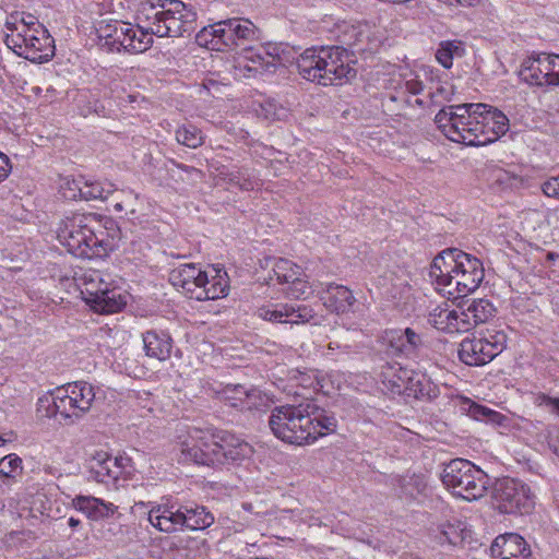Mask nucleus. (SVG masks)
Returning <instances> with one entry per match:
<instances>
[{
	"label": "nucleus",
	"mask_w": 559,
	"mask_h": 559,
	"mask_svg": "<svg viewBox=\"0 0 559 559\" xmlns=\"http://www.w3.org/2000/svg\"><path fill=\"white\" fill-rule=\"evenodd\" d=\"M197 13L180 0H146L136 11V25L123 21L102 22L97 28L110 51L141 53L153 45V36L183 37L195 29Z\"/></svg>",
	"instance_id": "obj_1"
},
{
	"label": "nucleus",
	"mask_w": 559,
	"mask_h": 559,
	"mask_svg": "<svg viewBox=\"0 0 559 559\" xmlns=\"http://www.w3.org/2000/svg\"><path fill=\"white\" fill-rule=\"evenodd\" d=\"M435 121L450 141L465 146L493 143L509 130L508 117L483 103L447 106L436 115Z\"/></svg>",
	"instance_id": "obj_2"
},
{
	"label": "nucleus",
	"mask_w": 559,
	"mask_h": 559,
	"mask_svg": "<svg viewBox=\"0 0 559 559\" xmlns=\"http://www.w3.org/2000/svg\"><path fill=\"white\" fill-rule=\"evenodd\" d=\"M269 425L276 438L289 444L302 445L334 432L337 421L335 417L320 412L316 404L307 402L275 407Z\"/></svg>",
	"instance_id": "obj_3"
},
{
	"label": "nucleus",
	"mask_w": 559,
	"mask_h": 559,
	"mask_svg": "<svg viewBox=\"0 0 559 559\" xmlns=\"http://www.w3.org/2000/svg\"><path fill=\"white\" fill-rule=\"evenodd\" d=\"M429 275L443 294L456 299L478 288L484 280V266L476 257L450 248L433 259Z\"/></svg>",
	"instance_id": "obj_4"
},
{
	"label": "nucleus",
	"mask_w": 559,
	"mask_h": 559,
	"mask_svg": "<svg viewBox=\"0 0 559 559\" xmlns=\"http://www.w3.org/2000/svg\"><path fill=\"white\" fill-rule=\"evenodd\" d=\"M348 51L341 46L307 48L296 60L299 74L322 86L342 85L356 76Z\"/></svg>",
	"instance_id": "obj_5"
},
{
	"label": "nucleus",
	"mask_w": 559,
	"mask_h": 559,
	"mask_svg": "<svg viewBox=\"0 0 559 559\" xmlns=\"http://www.w3.org/2000/svg\"><path fill=\"white\" fill-rule=\"evenodd\" d=\"M94 401L93 385L85 381H76L39 397L37 412L43 417L60 416L67 424H74L90 412Z\"/></svg>",
	"instance_id": "obj_6"
},
{
	"label": "nucleus",
	"mask_w": 559,
	"mask_h": 559,
	"mask_svg": "<svg viewBox=\"0 0 559 559\" xmlns=\"http://www.w3.org/2000/svg\"><path fill=\"white\" fill-rule=\"evenodd\" d=\"M98 224L95 214L74 213L60 223L57 230L58 240L78 258L102 257L106 253V249L94 231Z\"/></svg>",
	"instance_id": "obj_7"
},
{
	"label": "nucleus",
	"mask_w": 559,
	"mask_h": 559,
	"mask_svg": "<svg viewBox=\"0 0 559 559\" xmlns=\"http://www.w3.org/2000/svg\"><path fill=\"white\" fill-rule=\"evenodd\" d=\"M442 484L453 495L467 501L481 498L487 490V475L464 459L451 460L441 473Z\"/></svg>",
	"instance_id": "obj_8"
},
{
	"label": "nucleus",
	"mask_w": 559,
	"mask_h": 559,
	"mask_svg": "<svg viewBox=\"0 0 559 559\" xmlns=\"http://www.w3.org/2000/svg\"><path fill=\"white\" fill-rule=\"evenodd\" d=\"M386 391L392 396H402L404 400H435L439 389L424 374L408 369L402 361L390 364L386 361Z\"/></svg>",
	"instance_id": "obj_9"
},
{
	"label": "nucleus",
	"mask_w": 559,
	"mask_h": 559,
	"mask_svg": "<svg viewBox=\"0 0 559 559\" xmlns=\"http://www.w3.org/2000/svg\"><path fill=\"white\" fill-rule=\"evenodd\" d=\"M5 44L17 56L32 62H45L55 55L53 39L41 23H36L35 28L27 32L22 25L19 33L5 36Z\"/></svg>",
	"instance_id": "obj_10"
},
{
	"label": "nucleus",
	"mask_w": 559,
	"mask_h": 559,
	"mask_svg": "<svg viewBox=\"0 0 559 559\" xmlns=\"http://www.w3.org/2000/svg\"><path fill=\"white\" fill-rule=\"evenodd\" d=\"M491 500L493 508L504 514H527L535 506V496L530 486L510 477L495 483Z\"/></svg>",
	"instance_id": "obj_11"
},
{
	"label": "nucleus",
	"mask_w": 559,
	"mask_h": 559,
	"mask_svg": "<svg viewBox=\"0 0 559 559\" xmlns=\"http://www.w3.org/2000/svg\"><path fill=\"white\" fill-rule=\"evenodd\" d=\"M424 90L418 74L406 64L386 63V97L404 107H424V100L416 97Z\"/></svg>",
	"instance_id": "obj_12"
},
{
	"label": "nucleus",
	"mask_w": 559,
	"mask_h": 559,
	"mask_svg": "<svg viewBox=\"0 0 559 559\" xmlns=\"http://www.w3.org/2000/svg\"><path fill=\"white\" fill-rule=\"evenodd\" d=\"M507 346V334L491 329L480 336L466 337L460 344L459 357L468 366H483L490 362Z\"/></svg>",
	"instance_id": "obj_13"
},
{
	"label": "nucleus",
	"mask_w": 559,
	"mask_h": 559,
	"mask_svg": "<svg viewBox=\"0 0 559 559\" xmlns=\"http://www.w3.org/2000/svg\"><path fill=\"white\" fill-rule=\"evenodd\" d=\"M405 267L390 270L386 274V310L395 318L409 317L415 308L414 292Z\"/></svg>",
	"instance_id": "obj_14"
},
{
	"label": "nucleus",
	"mask_w": 559,
	"mask_h": 559,
	"mask_svg": "<svg viewBox=\"0 0 559 559\" xmlns=\"http://www.w3.org/2000/svg\"><path fill=\"white\" fill-rule=\"evenodd\" d=\"M130 460L124 456H111L109 453L97 450L87 460V468L91 477L100 484H109L118 480L128 466Z\"/></svg>",
	"instance_id": "obj_15"
},
{
	"label": "nucleus",
	"mask_w": 559,
	"mask_h": 559,
	"mask_svg": "<svg viewBox=\"0 0 559 559\" xmlns=\"http://www.w3.org/2000/svg\"><path fill=\"white\" fill-rule=\"evenodd\" d=\"M221 37L226 49H246L259 37V31L248 19L233 17L221 21Z\"/></svg>",
	"instance_id": "obj_16"
},
{
	"label": "nucleus",
	"mask_w": 559,
	"mask_h": 559,
	"mask_svg": "<svg viewBox=\"0 0 559 559\" xmlns=\"http://www.w3.org/2000/svg\"><path fill=\"white\" fill-rule=\"evenodd\" d=\"M223 395L230 406L240 411H264L274 403L273 397L263 391L240 384L226 386Z\"/></svg>",
	"instance_id": "obj_17"
},
{
	"label": "nucleus",
	"mask_w": 559,
	"mask_h": 559,
	"mask_svg": "<svg viewBox=\"0 0 559 559\" xmlns=\"http://www.w3.org/2000/svg\"><path fill=\"white\" fill-rule=\"evenodd\" d=\"M195 263H185L173 269L169 274V282L181 294L190 299H198L201 294L202 284L206 280V272Z\"/></svg>",
	"instance_id": "obj_18"
},
{
	"label": "nucleus",
	"mask_w": 559,
	"mask_h": 559,
	"mask_svg": "<svg viewBox=\"0 0 559 559\" xmlns=\"http://www.w3.org/2000/svg\"><path fill=\"white\" fill-rule=\"evenodd\" d=\"M423 345L421 335L411 328L386 331V357L412 359L417 356Z\"/></svg>",
	"instance_id": "obj_19"
},
{
	"label": "nucleus",
	"mask_w": 559,
	"mask_h": 559,
	"mask_svg": "<svg viewBox=\"0 0 559 559\" xmlns=\"http://www.w3.org/2000/svg\"><path fill=\"white\" fill-rule=\"evenodd\" d=\"M549 52H532L523 59L519 69L522 82L535 87H550L549 82Z\"/></svg>",
	"instance_id": "obj_20"
},
{
	"label": "nucleus",
	"mask_w": 559,
	"mask_h": 559,
	"mask_svg": "<svg viewBox=\"0 0 559 559\" xmlns=\"http://www.w3.org/2000/svg\"><path fill=\"white\" fill-rule=\"evenodd\" d=\"M258 317L276 323L299 324L312 319L313 311L306 306L295 308L288 304L267 305L258 309Z\"/></svg>",
	"instance_id": "obj_21"
},
{
	"label": "nucleus",
	"mask_w": 559,
	"mask_h": 559,
	"mask_svg": "<svg viewBox=\"0 0 559 559\" xmlns=\"http://www.w3.org/2000/svg\"><path fill=\"white\" fill-rule=\"evenodd\" d=\"M395 495L405 502L418 501L429 495L430 487L423 474L396 476L392 479Z\"/></svg>",
	"instance_id": "obj_22"
},
{
	"label": "nucleus",
	"mask_w": 559,
	"mask_h": 559,
	"mask_svg": "<svg viewBox=\"0 0 559 559\" xmlns=\"http://www.w3.org/2000/svg\"><path fill=\"white\" fill-rule=\"evenodd\" d=\"M490 554L499 559H528L531 549L522 536L509 533L500 535L493 540Z\"/></svg>",
	"instance_id": "obj_23"
},
{
	"label": "nucleus",
	"mask_w": 559,
	"mask_h": 559,
	"mask_svg": "<svg viewBox=\"0 0 559 559\" xmlns=\"http://www.w3.org/2000/svg\"><path fill=\"white\" fill-rule=\"evenodd\" d=\"M459 310L461 328L464 332H467L490 319L493 316L495 307L489 300L480 298L465 301L459 306Z\"/></svg>",
	"instance_id": "obj_24"
},
{
	"label": "nucleus",
	"mask_w": 559,
	"mask_h": 559,
	"mask_svg": "<svg viewBox=\"0 0 559 559\" xmlns=\"http://www.w3.org/2000/svg\"><path fill=\"white\" fill-rule=\"evenodd\" d=\"M147 520L160 532H175L185 524L183 507L175 510L173 506L156 504L148 510Z\"/></svg>",
	"instance_id": "obj_25"
},
{
	"label": "nucleus",
	"mask_w": 559,
	"mask_h": 559,
	"mask_svg": "<svg viewBox=\"0 0 559 559\" xmlns=\"http://www.w3.org/2000/svg\"><path fill=\"white\" fill-rule=\"evenodd\" d=\"M203 271L206 272V280L203 281L202 292L197 300H216L226 297L229 292V278L226 271L215 265H210Z\"/></svg>",
	"instance_id": "obj_26"
},
{
	"label": "nucleus",
	"mask_w": 559,
	"mask_h": 559,
	"mask_svg": "<svg viewBox=\"0 0 559 559\" xmlns=\"http://www.w3.org/2000/svg\"><path fill=\"white\" fill-rule=\"evenodd\" d=\"M432 536L440 545L448 544L457 547L469 543L472 539V531L463 521L453 520L439 524L432 531Z\"/></svg>",
	"instance_id": "obj_27"
},
{
	"label": "nucleus",
	"mask_w": 559,
	"mask_h": 559,
	"mask_svg": "<svg viewBox=\"0 0 559 559\" xmlns=\"http://www.w3.org/2000/svg\"><path fill=\"white\" fill-rule=\"evenodd\" d=\"M72 507L92 521L108 519L118 509L114 503L92 496H76L72 499Z\"/></svg>",
	"instance_id": "obj_28"
},
{
	"label": "nucleus",
	"mask_w": 559,
	"mask_h": 559,
	"mask_svg": "<svg viewBox=\"0 0 559 559\" xmlns=\"http://www.w3.org/2000/svg\"><path fill=\"white\" fill-rule=\"evenodd\" d=\"M318 295L326 309L337 314L349 311L355 302L353 293L343 285L328 284Z\"/></svg>",
	"instance_id": "obj_29"
},
{
	"label": "nucleus",
	"mask_w": 559,
	"mask_h": 559,
	"mask_svg": "<svg viewBox=\"0 0 559 559\" xmlns=\"http://www.w3.org/2000/svg\"><path fill=\"white\" fill-rule=\"evenodd\" d=\"M106 277L100 271L87 270L78 278L80 294L87 305L97 300L99 295L111 285Z\"/></svg>",
	"instance_id": "obj_30"
},
{
	"label": "nucleus",
	"mask_w": 559,
	"mask_h": 559,
	"mask_svg": "<svg viewBox=\"0 0 559 559\" xmlns=\"http://www.w3.org/2000/svg\"><path fill=\"white\" fill-rule=\"evenodd\" d=\"M460 310L450 309L447 302L433 308L428 316V322L436 329L447 333H462V322L459 319Z\"/></svg>",
	"instance_id": "obj_31"
},
{
	"label": "nucleus",
	"mask_w": 559,
	"mask_h": 559,
	"mask_svg": "<svg viewBox=\"0 0 559 559\" xmlns=\"http://www.w3.org/2000/svg\"><path fill=\"white\" fill-rule=\"evenodd\" d=\"M205 438L203 429L188 427L178 435V445L185 461L198 463V460H204V454L200 450L201 441Z\"/></svg>",
	"instance_id": "obj_32"
},
{
	"label": "nucleus",
	"mask_w": 559,
	"mask_h": 559,
	"mask_svg": "<svg viewBox=\"0 0 559 559\" xmlns=\"http://www.w3.org/2000/svg\"><path fill=\"white\" fill-rule=\"evenodd\" d=\"M146 355L159 361L167 360L171 355L173 340L165 332L147 331L143 334Z\"/></svg>",
	"instance_id": "obj_33"
},
{
	"label": "nucleus",
	"mask_w": 559,
	"mask_h": 559,
	"mask_svg": "<svg viewBox=\"0 0 559 559\" xmlns=\"http://www.w3.org/2000/svg\"><path fill=\"white\" fill-rule=\"evenodd\" d=\"M219 439L221 456L218 463L227 461H237L249 457L252 454V448L249 443L236 438L229 433H222Z\"/></svg>",
	"instance_id": "obj_34"
},
{
	"label": "nucleus",
	"mask_w": 559,
	"mask_h": 559,
	"mask_svg": "<svg viewBox=\"0 0 559 559\" xmlns=\"http://www.w3.org/2000/svg\"><path fill=\"white\" fill-rule=\"evenodd\" d=\"M455 405L460 408V412L466 414L475 420L501 424L504 416L499 412H496L487 406L475 403L468 397L457 396Z\"/></svg>",
	"instance_id": "obj_35"
},
{
	"label": "nucleus",
	"mask_w": 559,
	"mask_h": 559,
	"mask_svg": "<svg viewBox=\"0 0 559 559\" xmlns=\"http://www.w3.org/2000/svg\"><path fill=\"white\" fill-rule=\"evenodd\" d=\"M128 302V296L116 287H109L91 304V308L98 313L109 314L122 310Z\"/></svg>",
	"instance_id": "obj_36"
},
{
	"label": "nucleus",
	"mask_w": 559,
	"mask_h": 559,
	"mask_svg": "<svg viewBox=\"0 0 559 559\" xmlns=\"http://www.w3.org/2000/svg\"><path fill=\"white\" fill-rule=\"evenodd\" d=\"M83 200H105L112 193V185L107 179L85 177L83 185Z\"/></svg>",
	"instance_id": "obj_37"
},
{
	"label": "nucleus",
	"mask_w": 559,
	"mask_h": 559,
	"mask_svg": "<svg viewBox=\"0 0 559 559\" xmlns=\"http://www.w3.org/2000/svg\"><path fill=\"white\" fill-rule=\"evenodd\" d=\"M183 515L186 518L183 526L192 531L204 530L214 522L213 515L206 512L204 507L189 508L183 506Z\"/></svg>",
	"instance_id": "obj_38"
},
{
	"label": "nucleus",
	"mask_w": 559,
	"mask_h": 559,
	"mask_svg": "<svg viewBox=\"0 0 559 559\" xmlns=\"http://www.w3.org/2000/svg\"><path fill=\"white\" fill-rule=\"evenodd\" d=\"M221 21L212 25L204 26L198 32L195 40L198 45L212 50H225L223 37H221Z\"/></svg>",
	"instance_id": "obj_39"
},
{
	"label": "nucleus",
	"mask_w": 559,
	"mask_h": 559,
	"mask_svg": "<svg viewBox=\"0 0 559 559\" xmlns=\"http://www.w3.org/2000/svg\"><path fill=\"white\" fill-rule=\"evenodd\" d=\"M203 436L205 438L201 441L200 450L206 455L204 460H198V464L211 465L219 462V435H214L210 430L203 429Z\"/></svg>",
	"instance_id": "obj_40"
},
{
	"label": "nucleus",
	"mask_w": 559,
	"mask_h": 559,
	"mask_svg": "<svg viewBox=\"0 0 559 559\" xmlns=\"http://www.w3.org/2000/svg\"><path fill=\"white\" fill-rule=\"evenodd\" d=\"M273 271L280 283L288 285L298 280V276H301L304 273L299 265L284 258L275 261Z\"/></svg>",
	"instance_id": "obj_41"
},
{
	"label": "nucleus",
	"mask_w": 559,
	"mask_h": 559,
	"mask_svg": "<svg viewBox=\"0 0 559 559\" xmlns=\"http://www.w3.org/2000/svg\"><path fill=\"white\" fill-rule=\"evenodd\" d=\"M176 140L179 144L190 148H197L204 142L202 131L193 124L187 123L179 127L176 131Z\"/></svg>",
	"instance_id": "obj_42"
},
{
	"label": "nucleus",
	"mask_w": 559,
	"mask_h": 559,
	"mask_svg": "<svg viewBox=\"0 0 559 559\" xmlns=\"http://www.w3.org/2000/svg\"><path fill=\"white\" fill-rule=\"evenodd\" d=\"M463 51L462 44L456 40H445L441 41L437 51L436 59L437 61L445 69H450L453 64V58L455 56H461Z\"/></svg>",
	"instance_id": "obj_43"
},
{
	"label": "nucleus",
	"mask_w": 559,
	"mask_h": 559,
	"mask_svg": "<svg viewBox=\"0 0 559 559\" xmlns=\"http://www.w3.org/2000/svg\"><path fill=\"white\" fill-rule=\"evenodd\" d=\"M85 177H62L59 192L67 200H83Z\"/></svg>",
	"instance_id": "obj_44"
},
{
	"label": "nucleus",
	"mask_w": 559,
	"mask_h": 559,
	"mask_svg": "<svg viewBox=\"0 0 559 559\" xmlns=\"http://www.w3.org/2000/svg\"><path fill=\"white\" fill-rule=\"evenodd\" d=\"M22 460L16 454H9L0 460V477L17 478L22 474Z\"/></svg>",
	"instance_id": "obj_45"
},
{
	"label": "nucleus",
	"mask_w": 559,
	"mask_h": 559,
	"mask_svg": "<svg viewBox=\"0 0 559 559\" xmlns=\"http://www.w3.org/2000/svg\"><path fill=\"white\" fill-rule=\"evenodd\" d=\"M340 34L338 38L343 45L354 46L361 41L364 35L360 25L348 24L346 22L337 26Z\"/></svg>",
	"instance_id": "obj_46"
},
{
	"label": "nucleus",
	"mask_w": 559,
	"mask_h": 559,
	"mask_svg": "<svg viewBox=\"0 0 559 559\" xmlns=\"http://www.w3.org/2000/svg\"><path fill=\"white\" fill-rule=\"evenodd\" d=\"M314 289L311 285L305 280L301 278V276H298V280H295L293 283H290L285 290V294L294 299H306L308 298Z\"/></svg>",
	"instance_id": "obj_47"
},
{
	"label": "nucleus",
	"mask_w": 559,
	"mask_h": 559,
	"mask_svg": "<svg viewBox=\"0 0 559 559\" xmlns=\"http://www.w3.org/2000/svg\"><path fill=\"white\" fill-rule=\"evenodd\" d=\"M343 382L344 374L338 371H332L330 373H326L325 376L321 377V379L318 380L320 389L325 394H331L334 391L341 390Z\"/></svg>",
	"instance_id": "obj_48"
},
{
	"label": "nucleus",
	"mask_w": 559,
	"mask_h": 559,
	"mask_svg": "<svg viewBox=\"0 0 559 559\" xmlns=\"http://www.w3.org/2000/svg\"><path fill=\"white\" fill-rule=\"evenodd\" d=\"M242 50L246 52V59L250 60L255 66L254 70H258L259 67L266 71H270L271 68H275V63L273 61L265 59L262 47L254 49L250 44Z\"/></svg>",
	"instance_id": "obj_49"
},
{
	"label": "nucleus",
	"mask_w": 559,
	"mask_h": 559,
	"mask_svg": "<svg viewBox=\"0 0 559 559\" xmlns=\"http://www.w3.org/2000/svg\"><path fill=\"white\" fill-rule=\"evenodd\" d=\"M122 198H117V202L115 203L114 207L118 212H129L130 214H135L136 212V202L139 200V194L134 193L132 190L124 191L122 190L120 192Z\"/></svg>",
	"instance_id": "obj_50"
},
{
	"label": "nucleus",
	"mask_w": 559,
	"mask_h": 559,
	"mask_svg": "<svg viewBox=\"0 0 559 559\" xmlns=\"http://www.w3.org/2000/svg\"><path fill=\"white\" fill-rule=\"evenodd\" d=\"M549 82L550 87L559 86V53L549 52Z\"/></svg>",
	"instance_id": "obj_51"
},
{
	"label": "nucleus",
	"mask_w": 559,
	"mask_h": 559,
	"mask_svg": "<svg viewBox=\"0 0 559 559\" xmlns=\"http://www.w3.org/2000/svg\"><path fill=\"white\" fill-rule=\"evenodd\" d=\"M535 404L538 406H546L551 412L559 414V397H552L545 393H539L535 397Z\"/></svg>",
	"instance_id": "obj_52"
},
{
	"label": "nucleus",
	"mask_w": 559,
	"mask_h": 559,
	"mask_svg": "<svg viewBox=\"0 0 559 559\" xmlns=\"http://www.w3.org/2000/svg\"><path fill=\"white\" fill-rule=\"evenodd\" d=\"M542 188L547 197L559 198V177H549Z\"/></svg>",
	"instance_id": "obj_53"
},
{
	"label": "nucleus",
	"mask_w": 559,
	"mask_h": 559,
	"mask_svg": "<svg viewBox=\"0 0 559 559\" xmlns=\"http://www.w3.org/2000/svg\"><path fill=\"white\" fill-rule=\"evenodd\" d=\"M20 21L22 24L19 25L17 31L23 25L24 31L27 32L31 28H35V24L39 23V21L32 14H25L24 12L20 13Z\"/></svg>",
	"instance_id": "obj_54"
},
{
	"label": "nucleus",
	"mask_w": 559,
	"mask_h": 559,
	"mask_svg": "<svg viewBox=\"0 0 559 559\" xmlns=\"http://www.w3.org/2000/svg\"><path fill=\"white\" fill-rule=\"evenodd\" d=\"M19 17H20V13L16 12V13L10 15V17H8V20L5 22V27L8 31L11 32V34L17 33V27L20 24H22Z\"/></svg>",
	"instance_id": "obj_55"
},
{
	"label": "nucleus",
	"mask_w": 559,
	"mask_h": 559,
	"mask_svg": "<svg viewBox=\"0 0 559 559\" xmlns=\"http://www.w3.org/2000/svg\"><path fill=\"white\" fill-rule=\"evenodd\" d=\"M292 379H295L298 384L304 388L310 386L312 384L311 377L299 371H293Z\"/></svg>",
	"instance_id": "obj_56"
},
{
	"label": "nucleus",
	"mask_w": 559,
	"mask_h": 559,
	"mask_svg": "<svg viewBox=\"0 0 559 559\" xmlns=\"http://www.w3.org/2000/svg\"><path fill=\"white\" fill-rule=\"evenodd\" d=\"M452 94V91L444 87V86H438L435 92L430 93V96L433 100L438 99L439 97L447 99Z\"/></svg>",
	"instance_id": "obj_57"
},
{
	"label": "nucleus",
	"mask_w": 559,
	"mask_h": 559,
	"mask_svg": "<svg viewBox=\"0 0 559 559\" xmlns=\"http://www.w3.org/2000/svg\"><path fill=\"white\" fill-rule=\"evenodd\" d=\"M12 169L9 157L0 152V175H8Z\"/></svg>",
	"instance_id": "obj_58"
},
{
	"label": "nucleus",
	"mask_w": 559,
	"mask_h": 559,
	"mask_svg": "<svg viewBox=\"0 0 559 559\" xmlns=\"http://www.w3.org/2000/svg\"><path fill=\"white\" fill-rule=\"evenodd\" d=\"M7 478L8 477H0V493H5L16 481V478H11L10 480H7Z\"/></svg>",
	"instance_id": "obj_59"
},
{
	"label": "nucleus",
	"mask_w": 559,
	"mask_h": 559,
	"mask_svg": "<svg viewBox=\"0 0 559 559\" xmlns=\"http://www.w3.org/2000/svg\"><path fill=\"white\" fill-rule=\"evenodd\" d=\"M136 100V96L134 95H123L121 97H119V102H118V106L121 107V108H126L127 107V104H132Z\"/></svg>",
	"instance_id": "obj_60"
},
{
	"label": "nucleus",
	"mask_w": 559,
	"mask_h": 559,
	"mask_svg": "<svg viewBox=\"0 0 559 559\" xmlns=\"http://www.w3.org/2000/svg\"><path fill=\"white\" fill-rule=\"evenodd\" d=\"M80 523H81V522H80V520H79V519H75V518H70V519L68 520V524H69V526H70V527H72V528L78 527V526L80 525Z\"/></svg>",
	"instance_id": "obj_61"
},
{
	"label": "nucleus",
	"mask_w": 559,
	"mask_h": 559,
	"mask_svg": "<svg viewBox=\"0 0 559 559\" xmlns=\"http://www.w3.org/2000/svg\"><path fill=\"white\" fill-rule=\"evenodd\" d=\"M134 507L135 508H143V507H145V503L144 502H136Z\"/></svg>",
	"instance_id": "obj_62"
},
{
	"label": "nucleus",
	"mask_w": 559,
	"mask_h": 559,
	"mask_svg": "<svg viewBox=\"0 0 559 559\" xmlns=\"http://www.w3.org/2000/svg\"><path fill=\"white\" fill-rule=\"evenodd\" d=\"M7 442L5 439H3L1 436H0V447L4 445Z\"/></svg>",
	"instance_id": "obj_63"
}]
</instances>
